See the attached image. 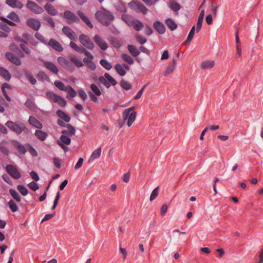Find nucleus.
<instances>
[{"label": "nucleus", "mask_w": 263, "mask_h": 263, "mask_svg": "<svg viewBox=\"0 0 263 263\" xmlns=\"http://www.w3.org/2000/svg\"><path fill=\"white\" fill-rule=\"evenodd\" d=\"M101 149L100 147H99L98 148L95 150L91 155L90 159L93 160L99 158L101 155Z\"/></svg>", "instance_id": "49530a36"}, {"label": "nucleus", "mask_w": 263, "mask_h": 263, "mask_svg": "<svg viewBox=\"0 0 263 263\" xmlns=\"http://www.w3.org/2000/svg\"><path fill=\"white\" fill-rule=\"evenodd\" d=\"M16 187L17 190L22 195L26 196L28 194V191L25 186L23 185H18Z\"/></svg>", "instance_id": "a18cd8bd"}, {"label": "nucleus", "mask_w": 263, "mask_h": 263, "mask_svg": "<svg viewBox=\"0 0 263 263\" xmlns=\"http://www.w3.org/2000/svg\"><path fill=\"white\" fill-rule=\"evenodd\" d=\"M62 17L68 24H78L80 22L79 17L69 10H65L63 13Z\"/></svg>", "instance_id": "423d86ee"}, {"label": "nucleus", "mask_w": 263, "mask_h": 263, "mask_svg": "<svg viewBox=\"0 0 263 263\" xmlns=\"http://www.w3.org/2000/svg\"><path fill=\"white\" fill-rule=\"evenodd\" d=\"M6 171L7 173L15 179H18L21 177V174L18 171L16 166L8 164L6 167Z\"/></svg>", "instance_id": "0eeeda50"}, {"label": "nucleus", "mask_w": 263, "mask_h": 263, "mask_svg": "<svg viewBox=\"0 0 263 263\" xmlns=\"http://www.w3.org/2000/svg\"><path fill=\"white\" fill-rule=\"evenodd\" d=\"M79 52L84 53L87 57H88L90 59H93V56L84 48H81L80 51H79Z\"/></svg>", "instance_id": "774afa93"}, {"label": "nucleus", "mask_w": 263, "mask_h": 263, "mask_svg": "<svg viewBox=\"0 0 263 263\" xmlns=\"http://www.w3.org/2000/svg\"><path fill=\"white\" fill-rule=\"evenodd\" d=\"M0 29L6 32H10V28L7 24L4 22H0Z\"/></svg>", "instance_id": "e2e57ef3"}, {"label": "nucleus", "mask_w": 263, "mask_h": 263, "mask_svg": "<svg viewBox=\"0 0 263 263\" xmlns=\"http://www.w3.org/2000/svg\"><path fill=\"white\" fill-rule=\"evenodd\" d=\"M54 85L57 88L62 91H65L67 89V86H65L63 82L59 80L55 81Z\"/></svg>", "instance_id": "ea45409f"}, {"label": "nucleus", "mask_w": 263, "mask_h": 263, "mask_svg": "<svg viewBox=\"0 0 263 263\" xmlns=\"http://www.w3.org/2000/svg\"><path fill=\"white\" fill-rule=\"evenodd\" d=\"M69 58L70 61L72 62L77 67L80 68L84 66V64L82 61L78 59L76 56L70 55L69 56Z\"/></svg>", "instance_id": "7c9ffc66"}, {"label": "nucleus", "mask_w": 263, "mask_h": 263, "mask_svg": "<svg viewBox=\"0 0 263 263\" xmlns=\"http://www.w3.org/2000/svg\"><path fill=\"white\" fill-rule=\"evenodd\" d=\"M90 88L92 91L91 92L94 95H96L97 96H101V91L96 84H91L90 86Z\"/></svg>", "instance_id": "a19ab883"}, {"label": "nucleus", "mask_w": 263, "mask_h": 263, "mask_svg": "<svg viewBox=\"0 0 263 263\" xmlns=\"http://www.w3.org/2000/svg\"><path fill=\"white\" fill-rule=\"evenodd\" d=\"M158 190H159V186H157V187H156L155 189H154L153 190V191H152V192L151 194L150 197H149L150 201H152L154 200L157 197V196L158 195Z\"/></svg>", "instance_id": "5fc2aeb1"}, {"label": "nucleus", "mask_w": 263, "mask_h": 263, "mask_svg": "<svg viewBox=\"0 0 263 263\" xmlns=\"http://www.w3.org/2000/svg\"><path fill=\"white\" fill-rule=\"evenodd\" d=\"M8 205L12 212H15L18 210L17 205L13 200H10L8 202Z\"/></svg>", "instance_id": "09e8293b"}, {"label": "nucleus", "mask_w": 263, "mask_h": 263, "mask_svg": "<svg viewBox=\"0 0 263 263\" xmlns=\"http://www.w3.org/2000/svg\"><path fill=\"white\" fill-rule=\"evenodd\" d=\"M24 74L32 85H35L36 83V80L33 77L31 72L28 70H25L24 71Z\"/></svg>", "instance_id": "72a5a7b5"}, {"label": "nucleus", "mask_w": 263, "mask_h": 263, "mask_svg": "<svg viewBox=\"0 0 263 263\" xmlns=\"http://www.w3.org/2000/svg\"><path fill=\"white\" fill-rule=\"evenodd\" d=\"M24 104L28 108L32 110L35 108L34 103L30 99H27Z\"/></svg>", "instance_id": "864d4df0"}, {"label": "nucleus", "mask_w": 263, "mask_h": 263, "mask_svg": "<svg viewBox=\"0 0 263 263\" xmlns=\"http://www.w3.org/2000/svg\"><path fill=\"white\" fill-rule=\"evenodd\" d=\"M6 3L12 8L21 9L23 7L22 3L17 0H6Z\"/></svg>", "instance_id": "412c9836"}, {"label": "nucleus", "mask_w": 263, "mask_h": 263, "mask_svg": "<svg viewBox=\"0 0 263 263\" xmlns=\"http://www.w3.org/2000/svg\"><path fill=\"white\" fill-rule=\"evenodd\" d=\"M59 141L62 142L63 144L69 145L71 143L70 137L62 134L60 138Z\"/></svg>", "instance_id": "79ce46f5"}, {"label": "nucleus", "mask_w": 263, "mask_h": 263, "mask_svg": "<svg viewBox=\"0 0 263 263\" xmlns=\"http://www.w3.org/2000/svg\"><path fill=\"white\" fill-rule=\"evenodd\" d=\"M121 58L123 61L130 65H132L134 63V59L127 53L122 54L121 55Z\"/></svg>", "instance_id": "58836bf2"}, {"label": "nucleus", "mask_w": 263, "mask_h": 263, "mask_svg": "<svg viewBox=\"0 0 263 263\" xmlns=\"http://www.w3.org/2000/svg\"><path fill=\"white\" fill-rule=\"evenodd\" d=\"M26 7L33 13L35 14H41L44 12L42 7L39 6L34 2L28 1L26 4Z\"/></svg>", "instance_id": "1a4fd4ad"}, {"label": "nucleus", "mask_w": 263, "mask_h": 263, "mask_svg": "<svg viewBox=\"0 0 263 263\" xmlns=\"http://www.w3.org/2000/svg\"><path fill=\"white\" fill-rule=\"evenodd\" d=\"M214 61L206 60L201 63V68L202 69H210L214 67Z\"/></svg>", "instance_id": "a878e982"}, {"label": "nucleus", "mask_w": 263, "mask_h": 263, "mask_svg": "<svg viewBox=\"0 0 263 263\" xmlns=\"http://www.w3.org/2000/svg\"><path fill=\"white\" fill-rule=\"evenodd\" d=\"M20 46L21 48V49L27 54H30L31 53L30 50L29 49V48L24 44L21 43L20 44Z\"/></svg>", "instance_id": "0e129e2a"}, {"label": "nucleus", "mask_w": 263, "mask_h": 263, "mask_svg": "<svg viewBox=\"0 0 263 263\" xmlns=\"http://www.w3.org/2000/svg\"><path fill=\"white\" fill-rule=\"evenodd\" d=\"M77 14L88 27L90 28H92L93 27V25L90 20L83 12L78 11L77 12Z\"/></svg>", "instance_id": "2eb2a0df"}, {"label": "nucleus", "mask_w": 263, "mask_h": 263, "mask_svg": "<svg viewBox=\"0 0 263 263\" xmlns=\"http://www.w3.org/2000/svg\"><path fill=\"white\" fill-rule=\"evenodd\" d=\"M79 96L83 100H85L87 99V95L83 89H79L78 91Z\"/></svg>", "instance_id": "69168bd1"}, {"label": "nucleus", "mask_w": 263, "mask_h": 263, "mask_svg": "<svg viewBox=\"0 0 263 263\" xmlns=\"http://www.w3.org/2000/svg\"><path fill=\"white\" fill-rule=\"evenodd\" d=\"M37 77L42 81H44L49 79L47 74L43 71H40L37 74Z\"/></svg>", "instance_id": "8fccbe9b"}, {"label": "nucleus", "mask_w": 263, "mask_h": 263, "mask_svg": "<svg viewBox=\"0 0 263 263\" xmlns=\"http://www.w3.org/2000/svg\"><path fill=\"white\" fill-rule=\"evenodd\" d=\"M96 18L102 24L108 25L114 20L113 14L107 10L99 11L95 14Z\"/></svg>", "instance_id": "f03ea898"}, {"label": "nucleus", "mask_w": 263, "mask_h": 263, "mask_svg": "<svg viewBox=\"0 0 263 263\" xmlns=\"http://www.w3.org/2000/svg\"><path fill=\"white\" fill-rule=\"evenodd\" d=\"M127 49L130 54L134 57H137L140 54V51L133 45H127Z\"/></svg>", "instance_id": "4be33fe9"}, {"label": "nucleus", "mask_w": 263, "mask_h": 263, "mask_svg": "<svg viewBox=\"0 0 263 263\" xmlns=\"http://www.w3.org/2000/svg\"><path fill=\"white\" fill-rule=\"evenodd\" d=\"M14 146L21 154H25L27 152L25 146L18 142H16L14 144Z\"/></svg>", "instance_id": "f704fd0d"}, {"label": "nucleus", "mask_w": 263, "mask_h": 263, "mask_svg": "<svg viewBox=\"0 0 263 263\" xmlns=\"http://www.w3.org/2000/svg\"><path fill=\"white\" fill-rule=\"evenodd\" d=\"M116 72L121 76H124L126 74V71L120 64H116L115 66Z\"/></svg>", "instance_id": "4c0bfd02"}, {"label": "nucleus", "mask_w": 263, "mask_h": 263, "mask_svg": "<svg viewBox=\"0 0 263 263\" xmlns=\"http://www.w3.org/2000/svg\"><path fill=\"white\" fill-rule=\"evenodd\" d=\"M136 41L140 44H144L146 42V39L139 34H136L135 36Z\"/></svg>", "instance_id": "13d9d810"}, {"label": "nucleus", "mask_w": 263, "mask_h": 263, "mask_svg": "<svg viewBox=\"0 0 263 263\" xmlns=\"http://www.w3.org/2000/svg\"><path fill=\"white\" fill-rule=\"evenodd\" d=\"M5 125L17 135L21 134L23 132L26 133L29 132V129L26 127L25 124L21 122L15 123L9 120L6 123Z\"/></svg>", "instance_id": "7ed1b4c3"}, {"label": "nucleus", "mask_w": 263, "mask_h": 263, "mask_svg": "<svg viewBox=\"0 0 263 263\" xmlns=\"http://www.w3.org/2000/svg\"><path fill=\"white\" fill-rule=\"evenodd\" d=\"M35 137L41 141H44L48 136L47 133L41 130H36L34 134Z\"/></svg>", "instance_id": "c756f323"}, {"label": "nucleus", "mask_w": 263, "mask_h": 263, "mask_svg": "<svg viewBox=\"0 0 263 263\" xmlns=\"http://www.w3.org/2000/svg\"><path fill=\"white\" fill-rule=\"evenodd\" d=\"M149 84V82H148L147 84H145L142 86V87L140 89V90L138 92L137 95L134 97V99L135 100H138L139 99L143 93V92L145 89V88L147 86V85Z\"/></svg>", "instance_id": "6e6d98bb"}, {"label": "nucleus", "mask_w": 263, "mask_h": 263, "mask_svg": "<svg viewBox=\"0 0 263 263\" xmlns=\"http://www.w3.org/2000/svg\"><path fill=\"white\" fill-rule=\"evenodd\" d=\"M65 91L67 92L66 98L68 99H71L73 98H74L77 95V91L75 90H74L71 86L69 85L67 86V89Z\"/></svg>", "instance_id": "393cba45"}, {"label": "nucleus", "mask_w": 263, "mask_h": 263, "mask_svg": "<svg viewBox=\"0 0 263 263\" xmlns=\"http://www.w3.org/2000/svg\"><path fill=\"white\" fill-rule=\"evenodd\" d=\"M107 80L105 78V76H100L99 77V82L103 84L106 88H108L110 87V84Z\"/></svg>", "instance_id": "603ef678"}, {"label": "nucleus", "mask_w": 263, "mask_h": 263, "mask_svg": "<svg viewBox=\"0 0 263 263\" xmlns=\"http://www.w3.org/2000/svg\"><path fill=\"white\" fill-rule=\"evenodd\" d=\"M44 66L46 67L47 69L50 70L51 72L54 73H58L59 71V69L56 66V65L50 62H45L44 63Z\"/></svg>", "instance_id": "aec40b11"}, {"label": "nucleus", "mask_w": 263, "mask_h": 263, "mask_svg": "<svg viewBox=\"0 0 263 263\" xmlns=\"http://www.w3.org/2000/svg\"><path fill=\"white\" fill-rule=\"evenodd\" d=\"M26 35H27V34H23V39H21L18 35L15 36L14 37V39L16 41H18V42L22 41V42H24L25 43H27L28 42V39L26 36Z\"/></svg>", "instance_id": "680f3d73"}, {"label": "nucleus", "mask_w": 263, "mask_h": 263, "mask_svg": "<svg viewBox=\"0 0 263 263\" xmlns=\"http://www.w3.org/2000/svg\"><path fill=\"white\" fill-rule=\"evenodd\" d=\"M170 7L171 9L176 12L180 9V5L174 1H172L170 3Z\"/></svg>", "instance_id": "3c124183"}, {"label": "nucleus", "mask_w": 263, "mask_h": 263, "mask_svg": "<svg viewBox=\"0 0 263 263\" xmlns=\"http://www.w3.org/2000/svg\"><path fill=\"white\" fill-rule=\"evenodd\" d=\"M66 128L67 129H64L61 131V133L63 135L71 137L75 134L76 130L73 126L70 124H68Z\"/></svg>", "instance_id": "f3484780"}, {"label": "nucleus", "mask_w": 263, "mask_h": 263, "mask_svg": "<svg viewBox=\"0 0 263 263\" xmlns=\"http://www.w3.org/2000/svg\"><path fill=\"white\" fill-rule=\"evenodd\" d=\"M5 57L7 60L16 66H20L22 64L21 60L11 52H6Z\"/></svg>", "instance_id": "f8f14e48"}, {"label": "nucleus", "mask_w": 263, "mask_h": 263, "mask_svg": "<svg viewBox=\"0 0 263 263\" xmlns=\"http://www.w3.org/2000/svg\"><path fill=\"white\" fill-rule=\"evenodd\" d=\"M57 115L66 122H69L70 120V117L62 110H58Z\"/></svg>", "instance_id": "2f4dec72"}, {"label": "nucleus", "mask_w": 263, "mask_h": 263, "mask_svg": "<svg viewBox=\"0 0 263 263\" xmlns=\"http://www.w3.org/2000/svg\"><path fill=\"white\" fill-rule=\"evenodd\" d=\"M135 107H130L124 110L122 113L123 122H119V127L121 128L123 126L126 121L127 120V124L130 127L135 121L137 113L134 111Z\"/></svg>", "instance_id": "f257e3e1"}, {"label": "nucleus", "mask_w": 263, "mask_h": 263, "mask_svg": "<svg viewBox=\"0 0 263 263\" xmlns=\"http://www.w3.org/2000/svg\"><path fill=\"white\" fill-rule=\"evenodd\" d=\"M28 186L30 189L34 191H35L39 189V185L34 181H32L28 183Z\"/></svg>", "instance_id": "bf43d9fd"}, {"label": "nucleus", "mask_w": 263, "mask_h": 263, "mask_svg": "<svg viewBox=\"0 0 263 263\" xmlns=\"http://www.w3.org/2000/svg\"><path fill=\"white\" fill-rule=\"evenodd\" d=\"M104 76L105 78H106V79L107 80L108 82L109 83L110 85L115 86L117 84V82L116 80L110 75H109L108 73H105L104 74Z\"/></svg>", "instance_id": "de8ad7c7"}, {"label": "nucleus", "mask_w": 263, "mask_h": 263, "mask_svg": "<svg viewBox=\"0 0 263 263\" xmlns=\"http://www.w3.org/2000/svg\"><path fill=\"white\" fill-rule=\"evenodd\" d=\"M58 62L64 68L71 72H72L75 69L72 64L63 57H59L58 58Z\"/></svg>", "instance_id": "6e6552de"}, {"label": "nucleus", "mask_w": 263, "mask_h": 263, "mask_svg": "<svg viewBox=\"0 0 263 263\" xmlns=\"http://www.w3.org/2000/svg\"><path fill=\"white\" fill-rule=\"evenodd\" d=\"M46 97L50 101L57 103L61 107H65L66 105V101L62 97L52 91H47L46 92Z\"/></svg>", "instance_id": "39448f33"}, {"label": "nucleus", "mask_w": 263, "mask_h": 263, "mask_svg": "<svg viewBox=\"0 0 263 263\" xmlns=\"http://www.w3.org/2000/svg\"><path fill=\"white\" fill-rule=\"evenodd\" d=\"M129 4L130 7L136 11H140L144 14H146L147 12V9L140 3L133 2Z\"/></svg>", "instance_id": "9b49d317"}, {"label": "nucleus", "mask_w": 263, "mask_h": 263, "mask_svg": "<svg viewBox=\"0 0 263 263\" xmlns=\"http://www.w3.org/2000/svg\"><path fill=\"white\" fill-rule=\"evenodd\" d=\"M77 14L88 27L90 28H92L93 27V25L90 20L83 12L78 11L77 12Z\"/></svg>", "instance_id": "dca6fc26"}, {"label": "nucleus", "mask_w": 263, "mask_h": 263, "mask_svg": "<svg viewBox=\"0 0 263 263\" xmlns=\"http://www.w3.org/2000/svg\"><path fill=\"white\" fill-rule=\"evenodd\" d=\"M120 84L121 87L126 90H128L132 88V85L124 80H121Z\"/></svg>", "instance_id": "37998d69"}, {"label": "nucleus", "mask_w": 263, "mask_h": 263, "mask_svg": "<svg viewBox=\"0 0 263 263\" xmlns=\"http://www.w3.org/2000/svg\"><path fill=\"white\" fill-rule=\"evenodd\" d=\"M122 20L129 26L133 27L136 31H140L143 27V24L140 21L135 20L132 16L126 14L121 15Z\"/></svg>", "instance_id": "20e7f679"}, {"label": "nucleus", "mask_w": 263, "mask_h": 263, "mask_svg": "<svg viewBox=\"0 0 263 263\" xmlns=\"http://www.w3.org/2000/svg\"><path fill=\"white\" fill-rule=\"evenodd\" d=\"M29 123L34 127L39 128L41 129L43 127V125L42 123L39 121L36 118L32 116H30L28 120Z\"/></svg>", "instance_id": "5701e85b"}, {"label": "nucleus", "mask_w": 263, "mask_h": 263, "mask_svg": "<svg viewBox=\"0 0 263 263\" xmlns=\"http://www.w3.org/2000/svg\"><path fill=\"white\" fill-rule=\"evenodd\" d=\"M100 63L101 66L107 70H110L112 67L111 64L106 60L102 59Z\"/></svg>", "instance_id": "c03bdc74"}, {"label": "nucleus", "mask_w": 263, "mask_h": 263, "mask_svg": "<svg viewBox=\"0 0 263 263\" xmlns=\"http://www.w3.org/2000/svg\"><path fill=\"white\" fill-rule=\"evenodd\" d=\"M116 8L117 10L122 12H125L127 9L126 6L121 2L117 3Z\"/></svg>", "instance_id": "052dcab7"}, {"label": "nucleus", "mask_w": 263, "mask_h": 263, "mask_svg": "<svg viewBox=\"0 0 263 263\" xmlns=\"http://www.w3.org/2000/svg\"><path fill=\"white\" fill-rule=\"evenodd\" d=\"M2 178L8 184L10 185L12 184V181L9 176L7 174H4L2 175Z\"/></svg>", "instance_id": "338daca9"}, {"label": "nucleus", "mask_w": 263, "mask_h": 263, "mask_svg": "<svg viewBox=\"0 0 263 263\" xmlns=\"http://www.w3.org/2000/svg\"><path fill=\"white\" fill-rule=\"evenodd\" d=\"M27 25L30 28L33 29L35 31H37L41 26L40 21L34 18H29L27 21Z\"/></svg>", "instance_id": "ddd939ff"}, {"label": "nucleus", "mask_w": 263, "mask_h": 263, "mask_svg": "<svg viewBox=\"0 0 263 263\" xmlns=\"http://www.w3.org/2000/svg\"><path fill=\"white\" fill-rule=\"evenodd\" d=\"M154 27L158 33H164L165 32L164 25L159 21H156L154 23Z\"/></svg>", "instance_id": "c85d7f7f"}, {"label": "nucleus", "mask_w": 263, "mask_h": 263, "mask_svg": "<svg viewBox=\"0 0 263 263\" xmlns=\"http://www.w3.org/2000/svg\"><path fill=\"white\" fill-rule=\"evenodd\" d=\"M5 144H7V142L6 141L3 140L1 143H0V151L4 155L8 156L10 152L8 147L5 145Z\"/></svg>", "instance_id": "473e14b6"}, {"label": "nucleus", "mask_w": 263, "mask_h": 263, "mask_svg": "<svg viewBox=\"0 0 263 263\" xmlns=\"http://www.w3.org/2000/svg\"><path fill=\"white\" fill-rule=\"evenodd\" d=\"M44 8L46 11L51 15H55L58 13V11L54 8V7L49 3H47L45 6Z\"/></svg>", "instance_id": "bb28decb"}, {"label": "nucleus", "mask_w": 263, "mask_h": 263, "mask_svg": "<svg viewBox=\"0 0 263 263\" xmlns=\"http://www.w3.org/2000/svg\"><path fill=\"white\" fill-rule=\"evenodd\" d=\"M48 44L54 49L59 52H61L63 50V47L61 46L60 43L55 40L50 39L48 42Z\"/></svg>", "instance_id": "6ab92c4d"}, {"label": "nucleus", "mask_w": 263, "mask_h": 263, "mask_svg": "<svg viewBox=\"0 0 263 263\" xmlns=\"http://www.w3.org/2000/svg\"><path fill=\"white\" fill-rule=\"evenodd\" d=\"M176 64V60L174 59L172 62L170 64V65L167 67L166 70L164 72V76H166L171 73H172L174 69Z\"/></svg>", "instance_id": "cd10ccee"}, {"label": "nucleus", "mask_w": 263, "mask_h": 263, "mask_svg": "<svg viewBox=\"0 0 263 263\" xmlns=\"http://www.w3.org/2000/svg\"><path fill=\"white\" fill-rule=\"evenodd\" d=\"M94 40L97 45L103 50H106L108 46L105 42H104L101 37L98 35H96L94 37Z\"/></svg>", "instance_id": "a211bd4d"}, {"label": "nucleus", "mask_w": 263, "mask_h": 263, "mask_svg": "<svg viewBox=\"0 0 263 263\" xmlns=\"http://www.w3.org/2000/svg\"><path fill=\"white\" fill-rule=\"evenodd\" d=\"M81 43L89 49H92L94 45L90 39L84 34H81L79 37Z\"/></svg>", "instance_id": "9d476101"}, {"label": "nucleus", "mask_w": 263, "mask_h": 263, "mask_svg": "<svg viewBox=\"0 0 263 263\" xmlns=\"http://www.w3.org/2000/svg\"><path fill=\"white\" fill-rule=\"evenodd\" d=\"M0 76L7 81H10L11 78V75L10 72L2 67H0Z\"/></svg>", "instance_id": "b1692460"}, {"label": "nucleus", "mask_w": 263, "mask_h": 263, "mask_svg": "<svg viewBox=\"0 0 263 263\" xmlns=\"http://www.w3.org/2000/svg\"><path fill=\"white\" fill-rule=\"evenodd\" d=\"M9 192L13 198L16 200V201L19 202L21 201V196L15 190L11 189L9 190Z\"/></svg>", "instance_id": "e433bc0d"}, {"label": "nucleus", "mask_w": 263, "mask_h": 263, "mask_svg": "<svg viewBox=\"0 0 263 263\" xmlns=\"http://www.w3.org/2000/svg\"><path fill=\"white\" fill-rule=\"evenodd\" d=\"M8 17L12 20L13 21L19 22L20 18L18 15L14 12H12L9 14Z\"/></svg>", "instance_id": "4d7b16f0"}, {"label": "nucleus", "mask_w": 263, "mask_h": 263, "mask_svg": "<svg viewBox=\"0 0 263 263\" xmlns=\"http://www.w3.org/2000/svg\"><path fill=\"white\" fill-rule=\"evenodd\" d=\"M77 14L88 27L90 28H92L93 27V25L90 20L83 12L78 11L77 12Z\"/></svg>", "instance_id": "4468645a"}, {"label": "nucleus", "mask_w": 263, "mask_h": 263, "mask_svg": "<svg viewBox=\"0 0 263 263\" xmlns=\"http://www.w3.org/2000/svg\"><path fill=\"white\" fill-rule=\"evenodd\" d=\"M165 23L167 27L173 31L177 28V25L176 23L171 18H167L165 21Z\"/></svg>", "instance_id": "c9c22d12"}]
</instances>
